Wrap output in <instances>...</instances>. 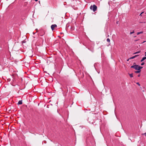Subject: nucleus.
<instances>
[{
	"label": "nucleus",
	"mask_w": 146,
	"mask_h": 146,
	"mask_svg": "<svg viewBox=\"0 0 146 146\" xmlns=\"http://www.w3.org/2000/svg\"><path fill=\"white\" fill-rule=\"evenodd\" d=\"M143 68V67L140 66L138 65H135L132 66L131 68H133L135 69L136 70H139Z\"/></svg>",
	"instance_id": "nucleus-1"
},
{
	"label": "nucleus",
	"mask_w": 146,
	"mask_h": 146,
	"mask_svg": "<svg viewBox=\"0 0 146 146\" xmlns=\"http://www.w3.org/2000/svg\"><path fill=\"white\" fill-rule=\"evenodd\" d=\"M146 59V57H143L142 59L141 60V62H142L143 60H144L145 59Z\"/></svg>",
	"instance_id": "nucleus-8"
},
{
	"label": "nucleus",
	"mask_w": 146,
	"mask_h": 146,
	"mask_svg": "<svg viewBox=\"0 0 146 146\" xmlns=\"http://www.w3.org/2000/svg\"><path fill=\"white\" fill-rule=\"evenodd\" d=\"M71 30H74V28L73 27H71Z\"/></svg>",
	"instance_id": "nucleus-14"
},
{
	"label": "nucleus",
	"mask_w": 146,
	"mask_h": 146,
	"mask_svg": "<svg viewBox=\"0 0 146 146\" xmlns=\"http://www.w3.org/2000/svg\"><path fill=\"white\" fill-rule=\"evenodd\" d=\"M36 32H37L38 31V30L37 29H36Z\"/></svg>",
	"instance_id": "nucleus-21"
},
{
	"label": "nucleus",
	"mask_w": 146,
	"mask_h": 146,
	"mask_svg": "<svg viewBox=\"0 0 146 146\" xmlns=\"http://www.w3.org/2000/svg\"><path fill=\"white\" fill-rule=\"evenodd\" d=\"M57 26L56 24H54L51 25V28L52 30L53 31L55 28L57 27Z\"/></svg>",
	"instance_id": "nucleus-5"
},
{
	"label": "nucleus",
	"mask_w": 146,
	"mask_h": 146,
	"mask_svg": "<svg viewBox=\"0 0 146 146\" xmlns=\"http://www.w3.org/2000/svg\"><path fill=\"white\" fill-rule=\"evenodd\" d=\"M139 40V39L135 40L134 41H135V42H136V41H138Z\"/></svg>",
	"instance_id": "nucleus-18"
},
{
	"label": "nucleus",
	"mask_w": 146,
	"mask_h": 146,
	"mask_svg": "<svg viewBox=\"0 0 146 146\" xmlns=\"http://www.w3.org/2000/svg\"><path fill=\"white\" fill-rule=\"evenodd\" d=\"M143 135H145V136H146V132L144 133H143L142 134Z\"/></svg>",
	"instance_id": "nucleus-20"
},
{
	"label": "nucleus",
	"mask_w": 146,
	"mask_h": 146,
	"mask_svg": "<svg viewBox=\"0 0 146 146\" xmlns=\"http://www.w3.org/2000/svg\"><path fill=\"white\" fill-rule=\"evenodd\" d=\"M137 84L139 86H140V84L138 82H137Z\"/></svg>",
	"instance_id": "nucleus-19"
},
{
	"label": "nucleus",
	"mask_w": 146,
	"mask_h": 146,
	"mask_svg": "<svg viewBox=\"0 0 146 146\" xmlns=\"http://www.w3.org/2000/svg\"><path fill=\"white\" fill-rule=\"evenodd\" d=\"M35 34V33H34V32H33V34Z\"/></svg>",
	"instance_id": "nucleus-25"
},
{
	"label": "nucleus",
	"mask_w": 146,
	"mask_h": 146,
	"mask_svg": "<svg viewBox=\"0 0 146 146\" xmlns=\"http://www.w3.org/2000/svg\"><path fill=\"white\" fill-rule=\"evenodd\" d=\"M143 33V31H141V32H138L137 33V35H139L140 34H141V33Z\"/></svg>",
	"instance_id": "nucleus-10"
},
{
	"label": "nucleus",
	"mask_w": 146,
	"mask_h": 146,
	"mask_svg": "<svg viewBox=\"0 0 146 146\" xmlns=\"http://www.w3.org/2000/svg\"><path fill=\"white\" fill-rule=\"evenodd\" d=\"M134 37H136V36H134Z\"/></svg>",
	"instance_id": "nucleus-28"
},
{
	"label": "nucleus",
	"mask_w": 146,
	"mask_h": 146,
	"mask_svg": "<svg viewBox=\"0 0 146 146\" xmlns=\"http://www.w3.org/2000/svg\"><path fill=\"white\" fill-rule=\"evenodd\" d=\"M140 51H137V52H136L135 53H133V54H137V53H140Z\"/></svg>",
	"instance_id": "nucleus-11"
},
{
	"label": "nucleus",
	"mask_w": 146,
	"mask_h": 146,
	"mask_svg": "<svg viewBox=\"0 0 146 146\" xmlns=\"http://www.w3.org/2000/svg\"><path fill=\"white\" fill-rule=\"evenodd\" d=\"M38 0H35V1H38Z\"/></svg>",
	"instance_id": "nucleus-26"
},
{
	"label": "nucleus",
	"mask_w": 146,
	"mask_h": 146,
	"mask_svg": "<svg viewBox=\"0 0 146 146\" xmlns=\"http://www.w3.org/2000/svg\"><path fill=\"white\" fill-rule=\"evenodd\" d=\"M140 74H139V75H138V77H140Z\"/></svg>",
	"instance_id": "nucleus-22"
},
{
	"label": "nucleus",
	"mask_w": 146,
	"mask_h": 146,
	"mask_svg": "<svg viewBox=\"0 0 146 146\" xmlns=\"http://www.w3.org/2000/svg\"><path fill=\"white\" fill-rule=\"evenodd\" d=\"M145 56H146V54H145Z\"/></svg>",
	"instance_id": "nucleus-30"
},
{
	"label": "nucleus",
	"mask_w": 146,
	"mask_h": 146,
	"mask_svg": "<svg viewBox=\"0 0 146 146\" xmlns=\"http://www.w3.org/2000/svg\"><path fill=\"white\" fill-rule=\"evenodd\" d=\"M134 33V31H133L132 32H130V34H133Z\"/></svg>",
	"instance_id": "nucleus-15"
},
{
	"label": "nucleus",
	"mask_w": 146,
	"mask_h": 146,
	"mask_svg": "<svg viewBox=\"0 0 146 146\" xmlns=\"http://www.w3.org/2000/svg\"><path fill=\"white\" fill-rule=\"evenodd\" d=\"M118 22H117H117H116V23H117V24H118Z\"/></svg>",
	"instance_id": "nucleus-27"
},
{
	"label": "nucleus",
	"mask_w": 146,
	"mask_h": 146,
	"mask_svg": "<svg viewBox=\"0 0 146 146\" xmlns=\"http://www.w3.org/2000/svg\"><path fill=\"white\" fill-rule=\"evenodd\" d=\"M107 41L108 42H110V40L109 38H108L107 39Z\"/></svg>",
	"instance_id": "nucleus-12"
},
{
	"label": "nucleus",
	"mask_w": 146,
	"mask_h": 146,
	"mask_svg": "<svg viewBox=\"0 0 146 146\" xmlns=\"http://www.w3.org/2000/svg\"><path fill=\"white\" fill-rule=\"evenodd\" d=\"M129 59H129V58L128 59H127V61H128Z\"/></svg>",
	"instance_id": "nucleus-24"
},
{
	"label": "nucleus",
	"mask_w": 146,
	"mask_h": 146,
	"mask_svg": "<svg viewBox=\"0 0 146 146\" xmlns=\"http://www.w3.org/2000/svg\"><path fill=\"white\" fill-rule=\"evenodd\" d=\"M146 41H143V42L142 43H144V42H146Z\"/></svg>",
	"instance_id": "nucleus-23"
},
{
	"label": "nucleus",
	"mask_w": 146,
	"mask_h": 146,
	"mask_svg": "<svg viewBox=\"0 0 146 146\" xmlns=\"http://www.w3.org/2000/svg\"><path fill=\"white\" fill-rule=\"evenodd\" d=\"M63 88L64 89V90H62L63 91V94L64 96H66L67 93L68 92V88L67 86H63Z\"/></svg>",
	"instance_id": "nucleus-2"
},
{
	"label": "nucleus",
	"mask_w": 146,
	"mask_h": 146,
	"mask_svg": "<svg viewBox=\"0 0 146 146\" xmlns=\"http://www.w3.org/2000/svg\"><path fill=\"white\" fill-rule=\"evenodd\" d=\"M140 72H141V70L140 69L137 71H135V72L136 73H140Z\"/></svg>",
	"instance_id": "nucleus-9"
},
{
	"label": "nucleus",
	"mask_w": 146,
	"mask_h": 146,
	"mask_svg": "<svg viewBox=\"0 0 146 146\" xmlns=\"http://www.w3.org/2000/svg\"><path fill=\"white\" fill-rule=\"evenodd\" d=\"M144 64V62H143L141 64V65L142 66Z\"/></svg>",
	"instance_id": "nucleus-17"
},
{
	"label": "nucleus",
	"mask_w": 146,
	"mask_h": 146,
	"mask_svg": "<svg viewBox=\"0 0 146 146\" xmlns=\"http://www.w3.org/2000/svg\"><path fill=\"white\" fill-rule=\"evenodd\" d=\"M22 104V102L21 100L19 101L18 103V105H21Z\"/></svg>",
	"instance_id": "nucleus-7"
},
{
	"label": "nucleus",
	"mask_w": 146,
	"mask_h": 146,
	"mask_svg": "<svg viewBox=\"0 0 146 146\" xmlns=\"http://www.w3.org/2000/svg\"><path fill=\"white\" fill-rule=\"evenodd\" d=\"M139 56V55H135V56H133L132 57H131L129 59H134L136 57H137V56Z\"/></svg>",
	"instance_id": "nucleus-6"
},
{
	"label": "nucleus",
	"mask_w": 146,
	"mask_h": 146,
	"mask_svg": "<svg viewBox=\"0 0 146 146\" xmlns=\"http://www.w3.org/2000/svg\"><path fill=\"white\" fill-rule=\"evenodd\" d=\"M90 9L91 10H92L94 12H95L97 10V7L95 5H94L90 6Z\"/></svg>",
	"instance_id": "nucleus-3"
},
{
	"label": "nucleus",
	"mask_w": 146,
	"mask_h": 146,
	"mask_svg": "<svg viewBox=\"0 0 146 146\" xmlns=\"http://www.w3.org/2000/svg\"><path fill=\"white\" fill-rule=\"evenodd\" d=\"M40 33L39 34L40 35V36H42L44 35L45 32L44 30H40Z\"/></svg>",
	"instance_id": "nucleus-4"
},
{
	"label": "nucleus",
	"mask_w": 146,
	"mask_h": 146,
	"mask_svg": "<svg viewBox=\"0 0 146 146\" xmlns=\"http://www.w3.org/2000/svg\"><path fill=\"white\" fill-rule=\"evenodd\" d=\"M145 54H146V52L145 53Z\"/></svg>",
	"instance_id": "nucleus-29"
},
{
	"label": "nucleus",
	"mask_w": 146,
	"mask_h": 146,
	"mask_svg": "<svg viewBox=\"0 0 146 146\" xmlns=\"http://www.w3.org/2000/svg\"><path fill=\"white\" fill-rule=\"evenodd\" d=\"M129 76L131 77H133V74H129Z\"/></svg>",
	"instance_id": "nucleus-13"
},
{
	"label": "nucleus",
	"mask_w": 146,
	"mask_h": 146,
	"mask_svg": "<svg viewBox=\"0 0 146 146\" xmlns=\"http://www.w3.org/2000/svg\"><path fill=\"white\" fill-rule=\"evenodd\" d=\"M143 12H142L140 15V16H142V13H143Z\"/></svg>",
	"instance_id": "nucleus-16"
}]
</instances>
